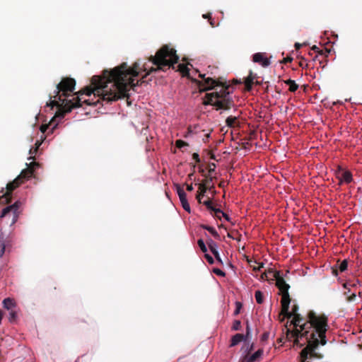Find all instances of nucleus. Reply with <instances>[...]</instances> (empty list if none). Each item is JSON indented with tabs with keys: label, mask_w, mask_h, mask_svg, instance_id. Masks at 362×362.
<instances>
[{
	"label": "nucleus",
	"mask_w": 362,
	"mask_h": 362,
	"mask_svg": "<svg viewBox=\"0 0 362 362\" xmlns=\"http://www.w3.org/2000/svg\"><path fill=\"white\" fill-rule=\"evenodd\" d=\"M193 176V173H191L188 175L189 178V179H192V177Z\"/></svg>",
	"instance_id": "obj_59"
},
{
	"label": "nucleus",
	"mask_w": 362,
	"mask_h": 362,
	"mask_svg": "<svg viewBox=\"0 0 362 362\" xmlns=\"http://www.w3.org/2000/svg\"><path fill=\"white\" fill-rule=\"evenodd\" d=\"M52 125V121H51L49 124H45V125H42L40 127V131L42 132V133H45L47 129L49 128V126Z\"/></svg>",
	"instance_id": "obj_37"
},
{
	"label": "nucleus",
	"mask_w": 362,
	"mask_h": 362,
	"mask_svg": "<svg viewBox=\"0 0 362 362\" xmlns=\"http://www.w3.org/2000/svg\"><path fill=\"white\" fill-rule=\"evenodd\" d=\"M246 340L245 335L243 334H236L233 336L230 346H235L240 342Z\"/></svg>",
	"instance_id": "obj_16"
},
{
	"label": "nucleus",
	"mask_w": 362,
	"mask_h": 362,
	"mask_svg": "<svg viewBox=\"0 0 362 362\" xmlns=\"http://www.w3.org/2000/svg\"><path fill=\"white\" fill-rule=\"evenodd\" d=\"M214 255V257H216V259H217V261H218V262H220V263H221V264H222V260H221V257H220V255H219L218 252V251H216V255Z\"/></svg>",
	"instance_id": "obj_47"
},
{
	"label": "nucleus",
	"mask_w": 362,
	"mask_h": 362,
	"mask_svg": "<svg viewBox=\"0 0 362 362\" xmlns=\"http://www.w3.org/2000/svg\"><path fill=\"white\" fill-rule=\"evenodd\" d=\"M35 147H33V148H31L30 149L29 153H30V155H33V154H35V153H37V150H38V148H39L40 146L41 145V142H40L39 141H37L35 143ZM33 158H33L32 156H30V157L28 159H33Z\"/></svg>",
	"instance_id": "obj_24"
},
{
	"label": "nucleus",
	"mask_w": 362,
	"mask_h": 362,
	"mask_svg": "<svg viewBox=\"0 0 362 362\" xmlns=\"http://www.w3.org/2000/svg\"><path fill=\"white\" fill-rule=\"evenodd\" d=\"M199 76L203 78L202 81L195 80L200 92L215 89L216 87L221 88L219 91L206 93V100L203 102L204 105H214L216 107V110H229L233 106V100L228 91V85L211 77L205 78V74H199Z\"/></svg>",
	"instance_id": "obj_3"
},
{
	"label": "nucleus",
	"mask_w": 362,
	"mask_h": 362,
	"mask_svg": "<svg viewBox=\"0 0 362 362\" xmlns=\"http://www.w3.org/2000/svg\"><path fill=\"white\" fill-rule=\"evenodd\" d=\"M256 78V74H254L252 71H250L248 76L245 79V86L247 91H250L254 84V80Z\"/></svg>",
	"instance_id": "obj_11"
},
{
	"label": "nucleus",
	"mask_w": 362,
	"mask_h": 362,
	"mask_svg": "<svg viewBox=\"0 0 362 362\" xmlns=\"http://www.w3.org/2000/svg\"><path fill=\"white\" fill-rule=\"evenodd\" d=\"M299 329L294 327L293 330L287 329L286 338L293 341V345L302 347L307 346L301 351L300 362H308V356H316L315 349L320 344H327L326 332L328 329L327 317L324 315H317L313 310L308 313V320L300 325Z\"/></svg>",
	"instance_id": "obj_2"
},
{
	"label": "nucleus",
	"mask_w": 362,
	"mask_h": 362,
	"mask_svg": "<svg viewBox=\"0 0 362 362\" xmlns=\"http://www.w3.org/2000/svg\"><path fill=\"white\" fill-rule=\"evenodd\" d=\"M16 313L14 311L11 310L10 313L9 320L11 321V320H14L16 318Z\"/></svg>",
	"instance_id": "obj_46"
},
{
	"label": "nucleus",
	"mask_w": 362,
	"mask_h": 362,
	"mask_svg": "<svg viewBox=\"0 0 362 362\" xmlns=\"http://www.w3.org/2000/svg\"><path fill=\"white\" fill-rule=\"evenodd\" d=\"M264 267V263L262 262H260V263H258V266L257 267H253V271L255 272H257V271H260L262 268Z\"/></svg>",
	"instance_id": "obj_41"
},
{
	"label": "nucleus",
	"mask_w": 362,
	"mask_h": 362,
	"mask_svg": "<svg viewBox=\"0 0 362 362\" xmlns=\"http://www.w3.org/2000/svg\"><path fill=\"white\" fill-rule=\"evenodd\" d=\"M202 228L208 230L216 239L220 238L219 234L213 227L207 225H202Z\"/></svg>",
	"instance_id": "obj_21"
},
{
	"label": "nucleus",
	"mask_w": 362,
	"mask_h": 362,
	"mask_svg": "<svg viewBox=\"0 0 362 362\" xmlns=\"http://www.w3.org/2000/svg\"><path fill=\"white\" fill-rule=\"evenodd\" d=\"M241 327V322L240 320H235L232 327L233 330H239Z\"/></svg>",
	"instance_id": "obj_35"
},
{
	"label": "nucleus",
	"mask_w": 362,
	"mask_h": 362,
	"mask_svg": "<svg viewBox=\"0 0 362 362\" xmlns=\"http://www.w3.org/2000/svg\"><path fill=\"white\" fill-rule=\"evenodd\" d=\"M226 125L230 128H233L238 125V117L235 116H229L226 119Z\"/></svg>",
	"instance_id": "obj_17"
},
{
	"label": "nucleus",
	"mask_w": 362,
	"mask_h": 362,
	"mask_svg": "<svg viewBox=\"0 0 362 362\" xmlns=\"http://www.w3.org/2000/svg\"><path fill=\"white\" fill-rule=\"evenodd\" d=\"M186 186H187V190L189 191V192H191L193 190V187H192V185H187V184H185Z\"/></svg>",
	"instance_id": "obj_49"
},
{
	"label": "nucleus",
	"mask_w": 362,
	"mask_h": 362,
	"mask_svg": "<svg viewBox=\"0 0 362 362\" xmlns=\"http://www.w3.org/2000/svg\"><path fill=\"white\" fill-rule=\"evenodd\" d=\"M197 244H198L199 247H200V250L203 252L206 253L207 252V247L202 239H199L197 241Z\"/></svg>",
	"instance_id": "obj_29"
},
{
	"label": "nucleus",
	"mask_w": 362,
	"mask_h": 362,
	"mask_svg": "<svg viewBox=\"0 0 362 362\" xmlns=\"http://www.w3.org/2000/svg\"><path fill=\"white\" fill-rule=\"evenodd\" d=\"M199 189L198 194H197V199L199 203H202V199L204 197L205 193L208 190V187L206 185V183H201L199 185Z\"/></svg>",
	"instance_id": "obj_13"
},
{
	"label": "nucleus",
	"mask_w": 362,
	"mask_h": 362,
	"mask_svg": "<svg viewBox=\"0 0 362 362\" xmlns=\"http://www.w3.org/2000/svg\"><path fill=\"white\" fill-rule=\"evenodd\" d=\"M177 70L182 74L183 76H188L189 69L187 65L184 64H180L177 65Z\"/></svg>",
	"instance_id": "obj_23"
},
{
	"label": "nucleus",
	"mask_w": 362,
	"mask_h": 362,
	"mask_svg": "<svg viewBox=\"0 0 362 362\" xmlns=\"http://www.w3.org/2000/svg\"><path fill=\"white\" fill-rule=\"evenodd\" d=\"M5 249H6V245H5V241L2 238H0V257H1L4 252H5Z\"/></svg>",
	"instance_id": "obj_27"
},
{
	"label": "nucleus",
	"mask_w": 362,
	"mask_h": 362,
	"mask_svg": "<svg viewBox=\"0 0 362 362\" xmlns=\"http://www.w3.org/2000/svg\"><path fill=\"white\" fill-rule=\"evenodd\" d=\"M252 59L254 62L259 63L263 67H267L270 64V61L265 57L264 53H255L252 57Z\"/></svg>",
	"instance_id": "obj_9"
},
{
	"label": "nucleus",
	"mask_w": 362,
	"mask_h": 362,
	"mask_svg": "<svg viewBox=\"0 0 362 362\" xmlns=\"http://www.w3.org/2000/svg\"><path fill=\"white\" fill-rule=\"evenodd\" d=\"M216 165L214 163H211L209 164V173H212L215 171Z\"/></svg>",
	"instance_id": "obj_40"
},
{
	"label": "nucleus",
	"mask_w": 362,
	"mask_h": 362,
	"mask_svg": "<svg viewBox=\"0 0 362 362\" xmlns=\"http://www.w3.org/2000/svg\"><path fill=\"white\" fill-rule=\"evenodd\" d=\"M192 158L195 160L196 163H199L200 162V158H199V156L197 153H194L192 154Z\"/></svg>",
	"instance_id": "obj_42"
},
{
	"label": "nucleus",
	"mask_w": 362,
	"mask_h": 362,
	"mask_svg": "<svg viewBox=\"0 0 362 362\" xmlns=\"http://www.w3.org/2000/svg\"><path fill=\"white\" fill-rule=\"evenodd\" d=\"M255 83H256L257 85H260V83H259V81H257L255 82Z\"/></svg>",
	"instance_id": "obj_61"
},
{
	"label": "nucleus",
	"mask_w": 362,
	"mask_h": 362,
	"mask_svg": "<svg viewBox=\"0 0 362 362\" xmlns=\"http://www.w3.org/2000/svg\"><path fill=\"white\" fill-rule=\"evenodd\" d=\"M206 244L208 245L209 250L212 252L213 255H216L218 245L216 243H215L211 238H208L206 240Z\"/></svg>",
	"instance_id": "obj_18"
},
{
	"label": "nucleus",
	"mask_w": 362,
	"mask_h": 362,
	"mask_svg": "<svg viewBox=\"0 0 362 362\" xmlns=\"http://www.w3.org/2000/svg\"><path fill=\"white\" fill-rule=\"evenodd\" d=\"M226 221H230V218L228 216V215H227L226 214H225L223 211L222 213V215H221Z\"/></svg>",
	"instance_id": "obj_50"
},
{
	"label": "nucleus",
	"mask_w": 362,
	"mask_h": 362,
	"mask_svg": "<svg viewBox=\"0 0 362 362\" xmlns=\"http://www.w3.org/2000/svg\"><path fill=\"white\" fill-rule=\"evenodd\" d=\"M194 130L192 129V127H189L188 129H187V134H192L193 133Z\"/></svg>",
	"instance_id": "obj_55"
},
{
	"label": "nucleus",
	"mask_w": 362,
	"mask_h": 362,
	"mask_svg": "<svg viewBox=\"0 0 362 362\" xmlns=\"http://www.w3.org/2000/svg\"><path fill=\"white\" fill-rule=\"evenodd\" d=\"M267 274H266V273H264V274H262V279H265V278H267Z\"/></svg>",
	"instance_id": "obj_57"
},
{
	"label": "nucleus",
	"mask_w": 362,
	"mask_h": 362,
	"mask_svg": "<svg viewBox=\"0 0 362 362\" xmlns=\"http://www.w3.org/2000/svg\"><path fill=\"white\" fill-rule=\"evenodd\" d=\"M358 296H359V297H361V296H362V292H359V293H358Z\"/></svg>",
	"instance_id": "obj_60"
},
{
	"label": "nucleus",
	"mask_w": 362,
	"mask_h": 362,
	"mask_svg": "<svg viewBox=\"0 0 362 362\" xmlns=\"http://www.w3.org/2000/svg\"><path fill=\"white\" fill-rule=\"evenodd\" d=\"M255 297L257 303L262 304L263 303V294L260 291H257L255 292Z\"/></svg>",
	"instance_id": "obj_25"
},
{
	"label": "nucleus",
	"mask_w": 362,
	"mask_h": 362,
	"mask_svg": "<svg viewBox=\"0 0 362 362\" xmlns=\"http://www.w3.org/2000/svg\"><path fill=\"white\" fill-rule=\"evenodd\" d=\"M346 291L343 293L344 296H345L346 301L348 303L356 302L357 299V296L355 293H351V289L345 288Z\"/></svg>",
	"instance_id": "obj_14"
},
{
	"label": "nucleus",
	"mask_w": 362,
	"mask_h": 362,
	"mask_svg": "<svg viewBox=\"0 0 362 362\" xmlns=\"http://www.w3.org/2000/svg\"><path fill=\"white\" fill-rule=\"evenodd\" d=\"M293 60V58L291 57H287L286 58H284V59L281 61V63L283 64H286V63H288V62H291Z\"/></svg>",
	"instance_id": "obj_43"
},
{
	"label": "nucleus",
	"mask_w": 362,
	"mask_h": 362,
	"mask_svg": "<svg viewBox=\"0 0 362 362\" xmlns=\"http://www.w3.org/2000/svg\"><path fill=\"white\" fill-rule=\"evenodd\" d=\"M180 198V201L182 204V206L183 207V209L190 213L191 210H190V206H189V204L188 203V201L187 199V195L185 194V196L184 197H179Z\"/></svg>",
	"instance_id": "obj_20"
},
{
	"label": "nucleus",
	"mask_w": 362,
	"mask_h": 362,
	"mask_svg": "<svg viewBox=\"0 0 362 362\" xmlns=\"http://www.w3.org/2000/svg\"><path fill=\"white\" fill-rule=\"evenodd\" d=\"M235 307L236 308H235V311L233 313V315H238L240 313V310L242 308V303L240 302H238V301L235 302Z\"/></svg>",
	"instance_id": "obj_33"
},
{
	"label": "nucleus",
	"mask_w": 362,
	"mask_h": 362,
	"mask_svg": "<svg viewBox=\"0 0 362 362\" xmlns=\"http://www.w3.org/2000/svg\"><path fill=\"white\" fill-rule=\"evenodd\" d=\"M284 83L286 84V85H288L289 86V90L291 92H295L297 90V89L298 88V85L296 83L295 81L293 80H291V79H288L286 81H284Z\"/></svg>",
	"instance_id": "obj_19"
},
{
	"label": "nucleus",
	"mask_w": 362,
	"mask_h": 362,
	"mask_svg": "<svg viewBox=\"0 0 362 362\" xmlns=\"http://www.w3.org/2000/svg\"><path fill=\"white\" fill-rule=\"evenodd\" d=\"M252 347H253V345L252 344L250 346V350L252 349Z\"/></svg>",
	"instance_id": "obj_63"
},
{
	"label": "nucleus",
	"mask_w": 362,
	"mask_h": 362,
	"mask_svg": "<svg viewBox=\"0 0 362 362\" xmlns=\"http://www.w3.org/2000/svg\"><path fill=\"white\" fill-rule=\"evenodd\" d=\"M214 273L220 276H225L226 274L221 269L216 268L213 270Z\"/></svg>",
	"instance_id": "obj_36"
},
{
	"label": "nucleus",
	"mask_w": 362,
	"mask_h": 362,
	"mask_svg": "<svg viewBox=\"0 0 362 362\" xmlns=\"http://www.w3.org/2000/svg\"><path fill=\"white\" fill-rule=\"evenodd\" d=\"M4 307L7 310H11L15 306V303L13 299L10 298H5L3 300Z\"/></svg>",
	"instance_id": "obj_22"
},
{
	"label": "nucleus",
	"mask_w": 362,
	"mask_h": 362,
	"mask_svg": "<svg viewBox=\"0 0 362 362\" xmlns=\"http://www.w3.org/2000/svg\"><path fill=\"white\" fill-rule=\"evenodd\" d=\"M269 272L273 274V276L276 280V286L279 290V294L281 295V304L284 307V311L286 312L291 301L288 293L290 286L286 282L280 272L269 271Z\"/></svg>",
	"instance_id": "obj_4"
},
{
	"label": "nucleus",
	"mask_w": 362,
	"mask_h": 362,
	"mask_svg": "<svg viewBox=\"0 0 362 362\" xmlns=\"http://www.w3.org/2000/svg\"><path fill=\"white\" fill-rule=\"evenodd\" d=\"M210 137V133H208L205 135V138L203 139L204 142H206V141L209 139V138Z\"/></svg>",
	"instance_id": "obj_53"
},
{
	"label": "nucleus",
	"mask_w": 362,
	"mask_h": 362,
	"mask_svg": "<svg viewBox=\"0 0 362 362\" xmlns=\"http://www.w3.org/2000/svg\"><path fill=\"white\" fill-rule=\"evenodd\" d=\"M202 17L206 19H211V13H207L203 14Z\"/></svg>",
	"instance_id": "obj_48"
},
{
	"label": "nucleus",
	"mask_w": 362,
	"mask_h": 362,
	"mask_svg": "<svg viewBox=\"0 0 362 362\" xmlns=\"http://www.w3.org/2000/svg\"><path fill=\"white\" fill-rule=\"evenodd\" d=\"M228 236L229 238H232L231 235H230L229 233L228 234Z\"/></svg>",
	"instance_id": "obj_62"
},
{
	"label": "nucleus",
	"mask_w": 362,
	"mask_h": 362,
	"mask_svg": "<svg viewBox=\"0 0 362 362\" xmlns=\"http://www.w3.org/2000/svg\"><path fill=\"white\" fill-rule=\"evenodd\" d=\"M33 175V170L32 168H27L23 170L21 174L17 177H20V180L23 182L24 180H28Z\"/></svg>",
	"instance_id": "obj_12"
},
{
	"label": "nucleus",
	"mask_w": 362,
	"mask_h": 362,
	"mask_svg": "<svg viewBox=\"0 0 362 362\" xmlns=\"http://www.w3.org/2000/svg\"><path fill=\"white\" fill-rule=\"evenodd\" d=\"M361 285V282L358 279H356L355 281L348 280L342 284V286L344 288L351 289Z\"/></svg>",
	"instance_id": "obj_15"
},
{
	"label": "nucleus",
	"mask_w": 362,
	"mask_h": 362,
	"mask_svg": "<svg viewBox=\"0 0 362 362\" xmlns=\"http://www.w3.org/2000/svg\"><path fill=\"white\" fill-rule=\"evenodd\" d=\"M175 187L176 188V191L179 197L185 196L186 193L185 192L183 188L180 185L176 184L175 185Z\"/></svg>",
	"instance_id": "obj_28"
},
{
	"label": "nucleus",
	"mask_w": 362,
	"mask_h": 362,
	"mask_svg": "<svg viewBox=\"0 0 362 362\" xmlns=\"http://www.w3.org/2000/svg\"><path fill=\"white\" fill-rule=\"evenodd\" d=\"M337 177L339 180V185H341L344 182L349 184L353 180L351 173L349 170H344L340 166L337 172Z\"/></svg>",
	"instance_id": "obj_8"
},
{
	"label": "nucleus",
	"mask_w": 362,
	"mask_h": 362,
	"mask_svg": "<svg viewBox=\"0 0 362 362\" xmlns=\"http://www.w3.org/2000/svg\"><path fill=\"white\" fill-rule=\"evenodd\" d=\"M22 181L20 180V177H16L12 182H8L6 185V192L0 197V200L4 199L6 203L10 202L11 194L12 192L17 188L21 184Z\"/></svg>",
	"instance_id": "obj_7"
},
{
	"label": "nucleus",
	"mask_w": 362,
	"mask_h": 362,
	"mask_svg": "<svg viewBox=\"0 0 362 362\" xmlns=\"http://www.w3.org/2000/svg\"><path fill=\"white\" fill-rule=\"evenodd\" d=\"M21 203L16 202L13 204L5 207L1 212V216L2 218L9 216L11 218V225L14 224L19 216V208Z\"/></svg>",
	"instance_id": "obj_6"
},
{
	"label": "nucleus",
	"mask_w": 362,
	"mask_h": 362,
	"mask_svg": "<svg viewBox=\"0 0 362 362\" xmlns=\"http://www.w3.org/2000/svg\"><path fill=\"white\" fill-rule=\"evenodd\" d=\"M250 334V327L248 321L246 322V334L245 338L247 339Z\"/></svg>",
	"instance_id": "obj_38"
},
{
	"label": "nucleus",
	"mask_w": 362,
	"mask_h": 362,
	"mask_svg": "<svg viewBox=\"0 0 362 362\" xmlns=\"http://www.w3.org/2000/svg\"><path fill=\"white\" fill-rule=\"evenodd\" d=\"M298 305H293L292 306V310L290 312L289 311V307L288 308L286 312L284 311V307L281 305V310L279 314V320L281 322H283L285 319V317L289 319L293 317V320H291V323L293 325L294 327H298L300 325H302L303 322H306L304 320V318L298 313Z\"/></svg>",
	"instance_id": "obj_5"
},
{
	"label": "nucleus",
	"mask_w": 362,
	"mask_h": 362,
	"mask_svg": "<svg viewBox=\"0 0 362 362\" xmlns=\"http://www.w3.org/2000/svg\"><path fill=\"white\" fill-rule=\"evenodd\" d=\"M312 49H313V50H316V49H317L318 48L315 45V46H313V48H312Z\"/></svg>",
	"instance_id": "obj_58"
},
{
	"label": "nucleus",
	"mask_w": 362,
	"mask_h": 362,
	"mask_svg": "<svg viewBox=\"0 0 362 362\" xmlns=\"http://www.w3.org/2000/svg\"><path fill=\"white\" fill-rule=\"evenodd\" d=\"M211 211H214V216L218 219H221L223 211L220 209L214 208Z\"/></svg>",
	"instance_id": "obj_31"
},
{
	"label": "nucleus",
	"mask_w": 362,
	"mask_h": 362,
	"mask_svg": "<svg viewBox=\"0 0 362 362\" xmlns=\"http://www.w3.org/2000/svg\"><path fill=\"white\" fill-rule=\"evenodd\" d=\"M148 61L156 67L149 68L147 63L141 64L138 60L131 67L123 62L110 71L104 70L102 76L92 77L91 84L93 88L87 87L80 90L78 93L79 95L74 97L72 100L62 99V96L66 97L74 90L76 81L72 78H63L54 90V99L52 100V96L50 95V101L47 105L52 107H58L59 110L55 117L63 118L72 109L82 107L83 103L95 106L100 100L110 103L122 98H129L128 92L130 89L139 85V81L134 83V77H137L142 71L146 72L141 79L144 82L146 76L152 73L165 71V67L174 69V65L178 63L179 57L174 48L165 45L154 56H150Z\"/></svg>",
	"instance_id": "obj_1"
},
{
	"label": "nucleus",
	"mask_w": 362,
	"mask_h": 362,
	"mask_svg": "<svg viewBox=\"0 0 362 362\" xmlns=\"http://www.w3.org/2000/svg\"><path fill=\"white\" fill-rule=\"evenodd\" d=\"M209 23L211 25V27H215L216 26V24H215V22L211 18V19H209Z\"/></svg>",
	"instance_id": "obj_51"
},
{
	"label": "nucleus",
	"mask_w": 362,
	"mask_h": 362,
	"mask_svg": "<svg viewBox=\"0 0 362 362\" xmlns=\"http://www.w3.org/2000/svg\"><path fill=\"white\" fill-rule=\"evenodd\" d=\"M347 267H348V260L347 259H344L341 262H340V264H339V267H338L339 270L341 272L346 271L347 269Z\"/></svg>",
	"instance_id": "obj_26"
},
{
	"label": "nucleus",
	"mask_w": 362,
	"mask_h": 362,
	"mask_svg": "<svg viewBox=\"0 0 362 362\" xmlns=\"http://www.w3.org/2000/svg\"><path fill=\"white\" fill-rule=\"evenodd\" d=\"M301 47H302V45L298 43V42H296L295 44V47H296V49H299Z\"/></svg>",
	"instance_id": "obj_54"
},
{
	"label": "nucleus",
	"mask_w": 362,
	"mask_h": 362,
	"mask_svg": "<svg viewBox=\"0 0 362 362\" xmlns=\"http://www.w3.org/2000/svg\"><path fill=\"white\" fill-rule=\"evenodd\" d=\"M36 166H38V163H35V162H31L29 165L28 166V168H32V169L34 170H35V168Z\"/></svg>",
	"instance_id": "obj_45"
},
{
	"label": "nucleus",
	"mask_w": 362,
	"mask_h": 362,
	"mask_svg": "<svg viewBox=\"0 0 362 362\" xmlns=\"http://www.w3.org/2000/svg\"><path fill=\"white\" fill-rule=\"evenodd\" d=\"M206 259L209 262V264H212L214 262V258L209 254H205L204 255Z\"/></svg>",
	"instance_id": "obj_39"
},
{
	"label": "nucleus",
	"mask_w": 362,
	"mask_h": 362,
	"mask_svg": "<svg viewBox=\"0 0 362 362\" xmlns=\"http://www.w3.org/2000/svg\"><path fill=\"white\" fill-rule=\"evenodd\" d=\"M218 187H225V182H224V181H221V182L218 184Z\"/></svg>",
	"instance_id": "obj_56"
},
{
	"label": "nucleus",
	"mask_w": 362,
	"mask_h": 362,
	"mask_svg": "<svg viewBox=\"0 0 362 362\" xmlns=\"http://www.w3.org/2000/svg\"><path fill=\"white\" fill-rule=\"evenodd\" d=\"M175 146H176L177 148H182L184 146H189V144L187 142H185V141H184L182 140L179 139V140H177L175 141Z\"/></svg>",
	"instance_id": "obj_30"
},
{
	"label": "nucleus",
	"mask_w": 362,
	"mask_h": 362,
	"mask_svg": "<svg viewBox=\"0 0 362 362\" xmlns=\"http://www.w3.org/2000/svg\"><path fill=\"white\" fill-rule=\"evenodd\" d=\"M269 337V334L268 332H264L262 334L261 339H262V341H266L268 339Z\"/></svg>",
	"instance_id": "obj_44"
},
{
	"label": "nucleus",
	"mask_w": 362,
	"mask_h": 362,
	"mask_svg": "<svg viewBox=\"0 0 362 362\" xmlns=\"http://www.w3.org/2000/svg\"><path fill=\"white\" fill-rule=\"evenodd\" d=\"M203 204H204V205H205L206 206V208L208 209H209L211 211H212L214 209V207L212 205V202H211V200L210 199L204 201L203 202Z\"/></svg>",
	"instance_id": "obj_34"
},
{
	"label": "nucleus",
	"mask_w": 362,
	"mask_h": 362,
	"mask_svg": "<svg viewBox=\"0 0 362 362\" xmlns=\"http://www.w3.org/2000/svg\"><path fill=\"white\" fill-rule=\"evenodd\" d=\"M263 354V349H259L255 353L252 355L247 354L244 358L243 362H255L259 360Z\"/></svg>",
	"instance_id": "obj_10"
},
{
	"label": "nucleus",
	"mask_w": 362,
	"mask_h": 362,
	"mask_svg": "<svg viewBox=\"0 0 362 362\" xmlns=\"http://www.w3.org/2000/svg\"><path fill=\"white\" fill-rule=\"evenodd\" d=\"M332 274L334 276H337L338 275V270H337V269L333 267L332 268Z\"/></svg>",
	"instance_id": "obj_52"
},
{
	"label": "nucleus",
	"mask_w": 362,
	"mask_h": 362,
	"mask_svg": "<svg viewBox=\"0 0 362 362\" xmlns=\"http://www.w3.org/2000/svg\"><path fill=\"white\" fill-rule=\"evenodd\" d=\"M213 180V177H210L205 180L202 182V183H206V187H208V189H211L214 187L213 185H211V182Z\"/></svg>",
	"instance_id": "obj_32"
}]
</instances>
